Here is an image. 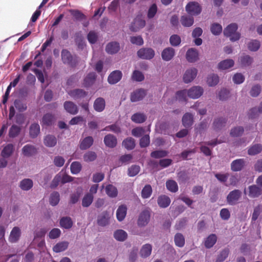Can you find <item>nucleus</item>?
<instances>
[{"instance_id":"nucleus-1","label":"nucleus","mask_w":262,"mask_h":262,"mask_svg":"<svg viewBox=\"0 0 262 262\" xmlns=\"http://www.w3.org/2000/svg\"><path fill=\"white\" fill-rule=\"evenodd\" d=\"M237 28L236 24H231L224 29V34L225 36L229 37L232 41L238 40L240 38L241 34L237 32Z\"/></svg>"},{"instance_id":"nucleus-2","label":"nucleus","mask_w":262,"mask_h":262,"mask_svg":"<svg viewBox=\"0 0 262 262\" xmlns=\"http://www.w3.org/2000/svg\"><path fill=\"white\" fill-rule=\"evenodd\" d=\"M242 194V192L238 189H235L230 191L227 196V202L230 205H236L239 202Z\"/></svg>"},{"instance_id":"nucleus-3","label":"nucleus","mask_w":262,"mask_h":262,"mask_svg":"<svg viewBox=\"0 0 262 262\" xmlns=\"http://www.w3.org/2000/svg\"><path fill=\"white\" fill-rule=\"evenodd\" d=\"M186 11L191 15H198L202 11V8L200 4L195 2L188 3L186 6Z\"/></svg>"},{"instance_id":"nucleus-4","label":"nucleus","mask_w":262,"mask_h":262,"mask_svg":"<svg viewBox=\"0 0 262 262\" xmlns=\"http://www.w3.org/2000/svg\"><path fill=\"white\" fill-rule=\"evenodd\" d=\"M138 56L143 59L149 60L155 56V51L151 48H143L137 52Z\"/></svg>"},{"instance_id":"nucleus-5","label":"nucleus","mask_w":262,"mask_h":262,"mask_svg":"<svg viewBox=\"0 0 262 262\" xmlns=\"http://www.w3.org/2000/svg\"><path fill=\"white\" fill-rule=\"evenodd\" d=\"M146 92L143 89L136 90L130 94V101L133 102L142 100L146 96Z\"/></svg>"},{"instance_id":"nucleus-6","label":"nucleus","mask_w":262,"mask_h":262,"mask_svg":"<svg viewBox=\"0 0 262 262\" xmlns=\"http://www.w3.org/2000/svg\"><path fill=\"white\" fill-rule=\"evenodd\" d=\"M203 89L199 86H194L188 90L187 95L192 99H197L200 97L203 93Z\"/></svg>"},{"instance_id":"nucleus-7","label":"nucleus","mask_w":262,"mask_h":262,"mask_svg":"<svg viewBox=\"0 0 262 262\" xmlns=\"http://www.w3.org/2000/svg\"><path fill=\"white\" fill-rule=\"evenodd\" d=\"M198 70L194 68L187 70L183 75L184 82L186 83L191 82L196 76Z\"/></svg>"},{"instance_id":"nucleus-8","label":"nucleus","mask_w":262,"mask_h":262,"mask_svg":"<svg viewBox=\"0 0 262 262\" xmlns=\"http://www.w3.org/2000/svg\"><path fill=\"white\" fill-rule=\"evenodd\" d=\"M150 216V213L148 210H145L142 211L138 220V226L140 227L146 226L149 221Z\"/></svg>"},{"instance_id":"nucleus-9","label":"nucleus","mask_w":262,"mask_h":262,"mask_svg":"<svg viewBox=\"0 0 262 262\" xmlns=\"http://www.w3.org/2000/svg\"><path fill=\"white\" fill-rule=\"evenodd\" d=\"M145 21L140 17H136L130 26V30L133 32H137L140 29L143 28L145 26Z\"/></svg>"},{"instance_id":"nucleus-10","label":"nucleus","mask_w":262,"mask_h":262,"mask_svg":"<svg viewBox=\"0 0 262 262\" xmlns=\"http://www.w3.org/2000/svg\"><path fill=\"white\" fill-rule=\"evenodd\" d=\"M122 77V72L119 70H116L112 72L110 74L107 78V81L110 84H116L121 80Z\"/></svg>"},{"instance_id":"nucleus-11","label":"nucleus","mask_w":262,"mask_h":262,"mask_svg":"<svg viewBox=\"0 0 262 262\" xmlns=\"http://www.w3.org/2000/svg\"><path fill=\"white\" fill-rule=\"evenodd\" d=\"M68 94L74 99L77 100L84 98L88 93L82 89H76L68 92Z\"/></svg>"},{"instance_id":"nucleus-12","label":"nucleus","mask_w":262,"mask_h":262,"mask_svg":"<svg viewBox=\"0 0 262 262\" xmlns=\"http://www.w3.org/2000/svg\"><path fill=\"white\" fill-rule=\"evenodd\" d=\"M20 235L21 232L19 228L18 227H14L10 232L9 237V242L12 243L17 242L19 240Z\"/></svg>"},{"instance_id":"nucleus-13","label":"nucleus","mask_w":262,"mask_h":262,"mask_svg":"<svg viewBox=\"0 0 262 262\" xmlns=\"http://www.w3.org/2000/svg\"><path fill=\"white\" fill-rule=\"evenodd\" d=\"M63 106L66 111L72 115H75L78 112L77 105L72 101H65Z\"/></svg>"},{"instance_id":"nucleus-14","label":"nucleus","mask_w":262,"mask_h":262,"mask_svg":"<svg viewBox=\"0 0 262 262\" xmlns=\"http://www.w3.org/2000/svg\"><path fill=\"white\" fill-rule=\"evenodd\" d=\"M245 165V161L243 159H236L233 161L231 164V169L233 171H241Z\"/></svg>"},{"instance_id":"nucleus-15","label":"nucleus","mask_w":262,"mask_h":262,"mask_svg":"<svg viewBox=\"0 0 262 262\" xmlns=\"http://www.w3.org/2000/svg\"><path fill=\"white\" fill-rule=\"evenodd\" d=\"M61 56L63 63L70 65L73 64V56L68 50L63 49L61 51Z\"/></svg>"},{"instance_id":"nucleus-16","label":"nucleus","mask_w":262,"mask_h":262,"mask_svg":"<svg viewBox=\"0 0 262 262\" xmlns=\"http://www.w3.org/2000/svg\"><path fill=\"white\" fill-rule=\"evenodd\" d=\"M105 50L108 54H116L120 50V45L116 41L110 42L106 45Z\"/></svg>"},{"instance_id":"nucleus-17","label":"nucleus","mask_w":262,"mask_h":262,"mask_svg":"<svg viewBox=\"0 0 262 262\" xmlns=\"http://www.w3.org/2000/svg\"><path fill=\"white\" fill-rule=\"evenodd\" d=\"M174 50L171 47L165 48L162 52V59L165 61L170 60L174 55Z\"/></svg>"},{"instance_id":"nucleus-18","label":"nucleus","mask_w":262,"mask_h":262,"mask_svg":"<svg viewBox=\"0 0 262 262\" xmlns=\"http://www.w3.org/2000/svg\"><path fill=\"white\" fill-rule=\"evenodd\" d=\"M104 142L106 146L113 148L116 146L117 140L115 136L108 134L104 137Z\"/></svg>"},{"instance_id":"nucleus-19","label":"nucleus","mask_w":262,"mask_h":262,"mask_svg":"<svg viewBox=\"0 0 262 262\" xmlns=\"http://www.w3.org/2000/svg\"><path fill=\"white\" fill-rule=\"evenodd\" d=\"M22 152L26 157H31L37 153V149L34 146L27 144L22 148Z\"/></svg>"},{"instance_id":"nucleus-20","label":"nucleus","mask_w":262,"mask_h":262,"mask_svg":"<svg viewBox=\"0 0 262 262\" xmlns=\"http://www.w3.org/2000/svg\"><path fill=\"white\" fill-rule=\"evenodd\" d=\"M93 106L96 112H102L105 107V100L102 97L97 98L94 102Z\"/></svg>"},{"instance_id":"nucleus-21","label":"nucleus","mask_w":262,"mask_h":262,"mask_svg":"<svg viewBox=\"0 0 262 262\" xmlns=\"http://www.w3.org/2000/svg\"><path fill=\"white\" fill-rule=\"evenodd\" d=\"M182 124L186 128L191 127L193 123V116L189 113H185L182 117Z\"/></svg>"},{"instance_id":"nucleus-22","label":"nucleus","mask_w":262,"mask_h":262,"mask_svg":"<svg viewBox=\"0 0 262 262\" xmlns=\"http://www.w3.org/2000/svg\"><path fill=\"white\" fill-rule=\"evenodd\" d=\"M14 151V146L11 144L9 143L4 147L1 152V156L4 158H8L10 157Z\"/></svg>"},{"instance_id":"nucleus-23","label":"nucleus","mask_w":262,"mask_h":262,"mask_svg":"<svg viewBox=\"0 0 262 262\" xmlns=\"http://www.w3.org/2000/svg\"><path fill=\"white\" fill-rule=\"evenodd\" d=\"M199 54L196 50L193 48L189 49L186 54V57L189 62H194L198 59Z\"/></svg>"},{"instance_id":"nucleus-24","label":"nucleus","mask_w":262,"mask_h":262,"mask_svg":"<svg viewBox=\"0 0 262 262\" xmlns=\"http://www.w3.org/2000/svg\"><path fill=\"white\" fill-rule=\"evenodd\" d=\"M96 74L94 72L89 73L83 80V85L85 88L92 85L96 80Z\"/></svg>"},{"instance_id":"nucleus-25","label":"nucleus","mask_w":262,"mask_h":262,"mask_svg":"<svg viewBox=\"0 0 262 262\" xmlns=\"http://www.w3.org/2000/svg\"><path fill=\"white\" fill-rule=\"evenodd\" d=\"M93 142L94 140L92 137H86L80 141L79 147L81 150L87 149L93 145Z\"/></svg>"},{"instance_id":"nucleus-26","label":"nucleus","mask_w":262,"mask_h":262,"mask_svg":"<svg viewBox=\"0 0 262 262\" xmlns=\"http://www.w3.org/2000/svg\"><path fill=\"white\" fill-rule=\"evenodd\" d=\"M171 200L169 196L166 195H161L158 198L157 203L161 208H166L170 204Z\"/></svg>"},{"instance_id":"nucleus-27","label":"nucleus","mask_w":262,"mask_h":262,"mask_svg":"<svg viewBox=\"0 0 262 262\" xmlns=\"http://www.w3.org/2000/svg\"><path fill=\"white\" fill-rule=\"evenodd\" d=\"M227 119L225 118L220 117L215 119L213 123V128L215 130H221L226 125Z\"/></svg>"},{"instance_id":"nucleus-28","label":"nucleus","mask_w":262,"mask_h":262,"mask_svg":"<svg viewBox=\"0 0 262 262\" xmlns=\"http://www.w3.org/2000/svg\"><path fill=\"white\" fill-rule=\"evenodd\" d=\"M249 196L251 198H257L262 193L261 189L255 185H253L249 187Z\"/></svg>"},{"instance_id":"nucleus-29","label":"nucleus","mask_w":262,"mask_h":262,"mask_svg":"<svg viewBox=\"0 0 262 262\" xmlns=\"http://www.w3.org/2000/svg\"><path fill=\"white\" fill-rule=\"evenodd\" d=\"M127 207L125 205L120 206L116 212L117 219L119 221H123L126 215Z\"/></svg>"},{"instance_id":"nucleus-30","label":"nucleus","mask_w":262,"mask_h":262,"mask_svg":"<svg viewBox=\"0 0 262 262\" xmlns=\"http://www.w3.org/2000/svg\"><path fill=\"white\" fill-rule=\"evenodd\" d=\"M43 143L47 147H54L57 144L56 138L53 135H48L45 137Z\"/></svg>"},{"instance_id":"nucleus-31","label":"nucleus","mask_w":262,"mask_h":262,"mask_svg":"<svg viewBox=\"0 0 262 262\" xmlns=\"http://www.w3.org/2000/svg\"><path fill=\"white\" fill-rule=\"evenodd\" d=\"M151 245L146 244L142 247L140 251V254L142 257L146 258L151 254Z\"/></svg>"},{"instance_id":"nucleus-32","label":"nucleus","mask_w":262,"mask_h":262,"mask_svg":"<svg viewBox=\"0 0 262 262\" xmlns=\"http://www.w3.org/2000/svg\"><path fill=\"white\" fill-rule=\"evenodd\" d=\"M54 120V116L50 113H47L45 114L41 121V124L42 126H50L52 124Z\"/></svg>"},{"instance_id":"nucleus-33","label":"nucleus","mask_w":262,"mask_h":262,"mask_svg":"<svg viewBox=\"0 0 262 262\" xmlns=\"http://www.w3.org/2000/svg\"><path fill=\"white\" fill-rule=\"evenodd\" d=\"M59 223L61 227L67 229L71 228L73 224L71 217L68 216L62 217L60 220Z\"/></svg>"},{"instance_id":"nucleus-34","label":"nucleus","mask_w":262,"mask_h":262,"mask_svg":"<svg viewBox=\"0 0 262 262\" xmlns=\"http://www.w3.org/2000/svg\"><path fill=\"white\" fill-rule=\"evenodd\" d=\"M33 186V182L32 180L30 179H25L20 181L19 187L20 188L25 191L30 190Z\"/></svg>"},{"instance_id":"nucleus-35","label":"nucleus","mask_w":262,"mask_h":262,"mask_svg":"<svg viewBox=\"0 0 262 262\" xmlns=\"http://www.w3.org/2000/svg\"><path fill=\"white\" fill-rule=\"evenodd\" d=\"M69 246L68 242H61L57 243L53 248V250L56 253H59L66 250Z\"/></svg>"},{"instance_id":"nucleus-36","label":"nucleus","mask_w":262,"mask_h":262,"mask_svg":"<svg viewBox=\"0 0 262 262\" xmlns=\"http://www.w3.org/2000/svg\"><path fill=\"white\" fill-rule=\"evenodd\" d=\"M217 241V237L214 234L209 235L205 241L204 245L207 248H210L213 246Z\"/></svg>"},{"instance_id":"nucleus-37","label":"nucleus","mask_w":262,"mask_h":262,"mask_svg":"<svg viewBox=\"0 0 262 262\" xmlns=\"http://www.w3.org/2000/svg\"><path fill=\"white\" fill-rule=\"evenodd\" d=\"M132 120L136 123H142L146 120V116L143 113H137L131 117Z\"/></svg>"},{"instance_id":"nucleus-38","label":"nucleus","mask_w":262,"mask_h":262,"mask_svg":"<svg viewBox=\"0 0 262 262\" xmlns=\"http://www.w3.org/2000/svg\"><path fill=\"white\" fill-rule=\"evenodd\" d=\"M106 193L111 198H116L118 195L117 188L112 184L107 185L105 187Z\"/></svg>"},{"instance_id":"nucleus-39","label":"nucleus","mask_w":262,"mask_h":262,"mask_svg":"<svg viewBox=\"0 0 262 262\" xmlns=\"http://www.w3.org/2000/svg\"><path fill=\"white\" fill-rule=\"evenodd\" d=\"M114 237L116 240L123 242L127 238V234L125 231L119 229L114 232Z\"/></svg>"},{"instance_id":"nucleus-40","label":"nucleus","mask_w":262,"mask_h":262,"mask_svg":"<svg viewBox=\"0 0 262 262\" xmlns=\"http://www.w3.org/2000/svg\"><path fill=\"white\" fill-rule=\"evenodd\" d=\"M181 23L183 26L189 27L193 25L194 19L192 16L183 15L181 16Z\"/></svg>"},{"instance_id":"nucleus-41","label":"nucleus","mask_w":262,"mask_h":262,"mask_svg":"<svg viewBox=\"0 0 262 262\" xmlns=\"http://www.w3.org/2000/svg\"><path fill=\"white\" fill-rule=\"evenodd\" d=\"M40 133V126L38 123H33L29 129L30 136L32 138H36Z\"/></svg>"},{"instance_id":"nucleus-42","label":"nucleus","mask_w":262,"mask_h":262,"mask_svg":"<svg viewBox=\"0 0 262 262\" xmlns=\"http://www.w3.org/2000/svg\"><path fill=\"white\" fill-rule=\"evenodd\" d=\"M234 63L232 59H226L221 61L218 64L219 69L221 70H226L233 66Z\"/></svg>"},{"instance_id":"nucleus-43","label":"nucleus","mask_w":262,"mask_h":262,"mask_svg":"<svg viewBox=\"0 0 262 262\" xmlns=\"http://www.w3.org/2000/svg\"><path fill=\"white\" fill-rule=\"evenodd\" d=\"M122 145L128 150H132L135 147V141L132 137H129L123 140Z\"/></svg>"},{"instance_id":"nucleus-44","label":"nucleus","mask_w":262,"mask_h":262,"mask_svg":"<svg viewBox=\"0 0 262 262\" xmlns=\"http://www.w3.org/2000/svg\"><path fill=\"white\" fill-rule=\"evenodd\" d=\"M174 241L176 245L179 247H183L185 243L184 236L180 233L176 234L174 237Z\"/></svg>"},{"instance_id":"nucleus-45","label":"nucleus","mask_w":262,"mask_h":262,"mask_svg":"<svg viewBox=\"0 0 262 262\" xmlns=\"http://www.w3.org/2000/svg\"><path fill=\"white\" fill-rule=\"evenodd\" d=\"M229 252L228 248L222 250L217 255L215 262H223L228 257Z\"/></svg>"},{"instance_id":"nucleus-46","label":"nucleus","mask_w":262,"mask_h":262,"mask_svg":"<svg viewBox=\"0 0 262 262\" xmlns=\"http://www.w3.org/2000/svg\"><path fill=\"white\" fill-rule=\"evenodd\" d=\"M167 189L171 192H176L178 190L177 182L172 180H168L166 182Z\"/></svg>"},{"instance_id":"nucleus-47","label":"nucleus","mask_w":262,"mask_h":262,"mask_svg":"<svg viewBox=\"0 0 262 262\" xmlns=\"http://www.w3.org/2000/svg\"><path fill=\"white\" fill-rule=\"evenodd\" d=\"M168 152L165 150H157L150 153V157L155 159H160L166 157Z\"/></svg>"},{"instance_id":"nucleus-48","label":"nucleus","mask_w":262,"mask_h":262,"mask_svg":"<svg viewBox=\"0 0 262 262\" xmlns=\"http://www.w3.org/2000/svg\"><path fill=\"white\" fill-rule=\"evenodd\" d=\"M261 150L262 145L260 144H256L249 148L248 154L249 155L254 156L260 153Z\"/></svg>"},{"instance_id":"nucleus-49","label":"nucleus","mask_w":262,"mask_h":262,"mask_svg":"<svg viewBox=\"0 0 262 262\" xmlns=\"http://www.w3.org/2000/svg\"><path fill=\"white\" fill-rule=\"evenodd\" d=\"M21 128L15 124H13L10 128L9 130V136L10 138H15L17 137L20 133Z\"/></svg>"},{"instance_id":"nucleus-50","label":"nucleus","mask_w":262,"mask_h":262,"mask_svg":"<svg viewBox=\"0 0 262 262\" xmlns=\"http://www.w3.org/2000/svg\"><path fill=\"white\" fill-rule=\"evenodd\" d=\"M152 192L151 186L149 184H147L142 190L141 196L143 199H147L150 196Z\"/></svg>"},{"instance_id":"nucleus-51","label":"nucleus","mask_w":262,"mask_h":262,"mask_svg":"<svg viewBox=\"0 0 262 262\" xmlns=\"http://www.w3.org/2000/svg\"><path fill=\"white\" fill-rule=\"evenodd\" d=\"M94 196L92 194L86 193L84 195L82 200V205L83 207H88L91 205L93 202Z\"/></svg>"},{"instance_id":"nucleus-52","label":"nucleus","mask_w":262,"mask_h":262,"mask_svg":"<svg viewBox=\"0 0 262 262\" xmlns=\"http://www.w3.org/2000/svg\"><path fill=\"white\" fill-rule=\"evenodd\" d=\"M219 81V77L216 74H211L209 75L207 79V82L208 84L210 86H214L216 85Z\"/></svg>"},{"instance_id":"nucleus-53","label":"nucleus","mask_w":262,"mask_h":262,"mask_svg":"<svg viewBox=\"0 0 262 262\" xmlns=\"http://www.w3.org/2000/svg\"><path fill=\"white\" fill-rule=\"evenodd\" d=\"M222 26L218 23H213L210 27L211 33L214 35H219L222 32Z\"/></svg>"},{"instance_id":"nucleus-54","label":"nucleus","mask_w":262,"mask_h":262,"mask_svg":"<svg viewBox=\"0 0 262 262\" xmlns=\"http://www.w3.org/2000/svg\"><path fill=\"white\" fill-rule=\"evenodd\" d=\"M60 200L59 193L58 192L55 191L51 194L50 197V203L52 206L57 205Z\"/></svg>"},{"instance_id":"nucleus-55","label":"nucleus","mask_w":262,"mask_h":262,"mask_svg":"<svg viewBox=\"0 0 262 262\" xmlns=\"http://www.w3.org/2000/svg\"><path fill=\"white\" fill-rule=\"evenodd\" d=\"M132 79L134 81L141 82L144 80V76L141 72L138 70H135L133 73Z\"/></svg>"},{"instance_id":"nucleus-56","label":"nucleus","mask_w":262,"mask_h":262,"mask_svg":"<svg viewBox=\"0 0 262 262\" xmlns=\"http://www.w3.org/2000/svg\"><path fill=\"white\" fill-rule=\"evenodd\" d=\"M81 165L79 162H73L70 167L71 173L73 174L78 173L81 171Z\"/></svg>"},{"instance_id":"nucleus-57","label":"nucleus","mask_w":262,"mask_h":262,"mask_svg":"<svg viewBox=\"0 0 262 262\" xmlns=\"http://www.w3.org/2000/svg\"><path fill=\"white\" fill-rule=\"evenodd\" d=\"M96 158V154L92 151H88L83 156L84 161L87 162L94 161Z\"/></svg>"},{"instance_id":"nucleus-58","label":"nucleus","mask_w":262,"mask_h":262,"mask_svg":"<svg viewBox=\"0 0 262 262\" xmlns=\"http://www.w3.org/2000/svg\"><path fill=\"white\" fill-rule=\"evenodd\" d=\"M140 170V167L137 165H133L128 169V175L134 177L138 174Z\"/></svg>"},{"instance_id":"nucleus-59","label":"nucleus","mask_w":262,"mask_h":262,"mask_svg":"<svg viewBox=\"0 0 262 262\" xmlns=\"http://www.w3.org/2000/svg\"><path fill=\"white\" fill-rule=\"evenodd\" d=\"M260 42L257 40H253L249 42L248 47L251 51H256L260 48Z\"/></svg>"},{"instance_id":"nucleus-60","label":"nucleus","mask_w":262,"mask_h":262,"mask_svg":"<svg viewBox=\"0 0 262 262\" xmlns=\"http://www.w3.org/2000/svg\"><path fill=\"white\" fill-rule=\"evenodd\" d=\"M253 61L252 58L249 55L242 56L240 58V62L242 66L246 67L250 65Z\"/></svg>"},{"instance_id":"nucleus-61","label":"nucleus","mask_w":262,"mask_h":262,"mask_svg":"<svg viewBox=\"0 0 262 262\" xmlns=\"http://www.w3.org/2000/svg\"><path fill=\"white\" fill-rule=\"evenodd\" d=\"M169 41L171 46L177 47L180 44L181 39L179 35L174 34L170 36Z\"/></svg>"},{"instance_id":"nucleus-62","label":"nucleus","mask_w":262,"mask_h":262,"mask_svg":"<svg viewBox=\"0 0 262 262\" xmlns=\"http://www.w3.org/2000/svg\"><path fill=\"white\" fill-rule=\"evenodd\" d=\"M244 130V128L241 126L234 127L231 130L230 135L232 137L240 136L243 134Z\"/></svg>"},{"instance_id":"nucleus-63","label":"nucleus","mask_w":262,"mask_h":262,"mask_svg":"<svg viewBox=\"0 0 262 262\" xmlns=\"http://www.w3.org/2000/svg\"><path fill=\"white\" fill-rule=\"evenodd\" d=\"M150 144V138L148 135L143 136L140 140V146L142 148L147 147Z\"/></svg>"},{"instance_id":"nucleus-64","label":"nucleus","mask_w":262,"mask_h":262,"mask_svg":"<svg viewBox=\"0 0 262 262\" xmlns=\"http://www.w3.org/2000/svg\"><path fill=\"white\" fill-rule=\"evenodd\" d=\"M14 104L19 112H24L27 110V105L20 100H15Z\"/></svg>"}]
</instances>
